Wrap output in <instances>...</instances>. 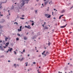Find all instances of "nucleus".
<instances>
[{"label":"nucleus","instance_id":"f257e3e1","mask_svg":"<svg viewBox=\"0 0 73 73\" xmlns=\"http://www.w3.org/2000/svg\"><path fill=\"white\" fill-rule=\"evenodd\" d=\"M29 0H23L22 1V3H21V5L19 6V7L18 8H17V10H19L24 5L25 3L28 4V3Z\"/></svg>","mask_w":73,"mask_h":73},{"label":"nucleus","instance_id":"f03ea898","mask_svg":"<svg viewBox=\"0 0 73 73\" xmlns=\"http://www.w3.org/2000/svg\"><path fill=\"white\" fill-rule=\"evenodd\" d=\"M45 17H47V18H50L51 17L50 15H49L46 14L45 15Z\"/></svg>","mask_w":73,"mask_h":73},{"label":"nucleus","instance_id":"7ed1b4c3","mask_svg":"<svg viewBox=\"0 0 73 73\" xmlns=\"http://www.w3.org/2000/svg\"><path fill=\"white\" fill-rule=\"evenodd\" d=\"M67 25V24H66L64 26H61L60 27L61 28H65L66 26V25Z\"/></svg>","mask_w":73,"mask_h":73},{"label":"nucleus","instance_id":"20e7f679","mask_svg":"<svg viewBox=\"0 0 73 73\" xmlns=\"http://www.w3.org/2000/svg\"><path fill=\"white\" fill-rule=\"evenodd\" d=\"M22 28V26H21V27H20V29H18V31L19 32L21 31V28Z\"/></svg>","mask_w":73,"mask_h":73},{"label":"nucleus","instance_id":"39448f33","mask_svg":"<svg viewBox=\"0 0 73 73\" xmlns=\"http://www.w3.org/2000/svg\"><path fill=\"white\" fill-rule=\"evenodd\" d=\"M64 16V15H60V17H59V19H61V18L63 16Z\"/></svg>","mask_w":73,"mask_h":73},{"label":"nucleus","instance_id":"423d86ee","mask_svg":"<svg viewBox=\"0 0 73 73\" xmlns=\"http://www.w3.org/2000/svg\"><path fill=\"white\" fill-rule=\"evenodd\" d=\"M12 50H13V48H11L10 49H8V51H9L10 52H11Z\"/></svg>","mask_w":73,"mask_h":73},{"label":"nucleus","instance_id":"0eeeda50","mask_svg":"<svg viewBox=\"0 0 73 73\" xmlns=\"http://www.w3.org/2000/svg\"><path fill=\"white\" fill-rule=\"evenodd\" d=\"M48 29V27H44V29L45 30V29Z\"/></svg>","mask_w":73,"mask_h":73},{"label":"nucleus","instance_id":"6e6552de","mask_svg":"<svg viewBox=\"0 0 73 73\" xmlns=\"http://www.w3.org/2000/svg\"><path fill=\"white\" fill-rule=\"evenodd\" d=\"M0 49L2 50H3V48L2 47H1V46H0Z\"/></svg>","mask_w":73,"mask_h":73},{"label":"nucleus","instance_id":"1a4fd4ad","mask_svg":"<svg viewBox=\"0 0 73 73\" xmlns=\"http://www.w3.org/2000/svg\"><path fill=\"white\" fill-rule=\"evenodd\" d=\"M65 12V10L64 9H63L61 11V13H64Z\"/></svg>","mask_w":73,"mask_h":73},{"label":"nucleus","instance_id":"9d476101","mask_svg":"<svg viewBox=\"0 0 73 73\" xmlns=\"http://www.w3.org/2000/svg\"><path fill=\"white\" fill-rule=\"evenodd\" d=\"M27 28L29 29H31V27L30 26V25H28V28Z\"/></svg>","mask_w":73,"mask_h":73},{"label":"nucleus","instance_id":"9b49d317","mask_svg":"<svg viewBox=\"0 0 73 73\" xmlns=\"http://www.w3.org/2000/svg\"><path fill=\"white\" fill-rule=\"evenodd\" d=\"M24 38L25 40H27V38L26 36L24 37Z\"/></svg>","mask_w":73,"mask_h":73},{"label":"nucleus","instance_id":"f8f14e48","mask_svg":"<svg viewBox=\"0 0 73 73\" xmlns=\"http://www.w3.org/2000/svg\"><path fill=\"white\" fill-rule=\"evenodd\" d=\"M1 12H0V17H3V15L2 14L1 15Z\"/></svg>","mask_w":73,"mask_h":73},{"label":"nucleus","instance_id":"ddd939ff","mask_svg":"<svg viewBox=\"0 0 73 73\" xmlns=\"http://www.w3.org/2000/svg\"><path fill=\"white\" fill-rule=\"evenodd\" d=\"M1 4H0V9H1L2 8V6L1 5Z\"/></svg>","mask_w":73,"mask_h":73},{"label":"nucleus","instance_id":"4468645a","mask_svg":"<svg viewBox=\"0 0 73 73\" xmlns=\"http://www.w3.org/2000/svg\"><path fill=\"white\" fill-rule=\"evenodd\" d=\"M24 59V58H22V59H21L20 61H22Z\"/></svg>","mask_w":73,"mask_h":73},{"label":"nucleus","instance_id":"2eb2a0df","mask_svg":"<svg viewBox=\"0 0 73 73\" xmlns=\"http://www.w3.org/2000/svg\"><path fill=\"white\" fill-rule=\"evenodd\" d=\"M14 7L13 6H12V7H11V9H13H13H14Z\"/></svg>","mask_w":73,"mask_h":73},{"label":"nucleus","instance_id":"dca6fc26","mask_svg":"<svg viewBox=\"0 0 73 73\" xmlns=\"http://www.w3.org/2000/svg\"><path fill=\"white\" fill-rule=\"evenodd\" d=\"M48 3V1H47L44 2V4H45V5H46L47 4V3Z\"/></svg>","mask_w":73,"mask_h":73},{"label":"nucleus","instance_id":"f3484780","mask_svg":"<svg viewBox=\"0 0 73 73\" xmlns=\"http://www.w3.org/2000/svg\"><path fill=\"white\" fill-rule=\"evenodd\" d=\"M8 39V38L6 37L5 38V41H7V40Z\"/></svg>","mask_w":73,"mask_h":73},{"label":"nucleus","instance_id":"a211bd4d","mask_svg":"<svg viewBox=\"0 0 73 73\" xmlns=\"http://www.w3.org/2000/svg\"><path fill=\"white\" fill-rule=\"evenodd\" d=\"M45 51H44V52H43L42 53V55H44V54L45 53Z\"/></svg>","mask_w":73,"mask_h":73},{"label":"nucleus","instance_id":"6ab92c4d","mask_svg":"<svg viewBox=\"0 0 73 73\" xmlns=\"http://www.w3.org/2000/svg\"><path fill=\"white\" fill-rule=\"evenodd\" d=\"M48 44L49 45H50V42L48 41Z\"/></svg>","mask_w":73,"mask_h":73},{"label":"nucleus","instance_id":"aec40b11","mask_svg":"<svg viewBox=\"0 0 73 73\" xmlns=\"http://www.w3.org/2000/svg\"><path fill=\"white\" fill-rule=\"evenodd\" d=\"M3 27V26H0V28L1 29Z\"/></svg>","mask_w":73,"mask_h":73},{"label":"nucleus","instance_id":"412c9836","mask_svg":"<svg viewBox=\"0 0 73 73\" xmlns=\"http://www.w3.org/2000/svg\"><path fill=\"white\" fill-rule=\"evenodd\" d=\"M31 25L32 26H33L34 25V23H32V24H31Z\"/></svg>","mask_w":73,"mask_h":73},{"label":"nucleus","instance_id":"4be33fe9","mask_svg":"<svg viewBox=\"0 0 73 73\" xmlns=\"http://www.w3.org/2000/svg\"><path fill=\"white\" fill-rule=\"evenodd\" d=\"M52 1H51V2H49V4H52Z\"/></svg>","mask_w":73,"mask_h":73},{"label":"nucleus","instance_id":"5701e85b","mask_svg":"<svg viewBox=\"0 0 73 73\" xmlns=\"http://www.w3.org/2000/svg\"><path fill=\"white\" fill-rule=\"evenodd\" d=\"M25 28H28V26H25Z\"/></svg>","mask_w":73,"mask_h":73},{"label":"nucleus","instance_id":"b1692460","mask_svg":"<svg viewBox=\"0 0 73 73\" xmlns=\"http://www.w3.org/2000/svg\"><path fill=\"white\" fill-rule=\"evenodd\" d=\"M22 17H25V15H22Z\"/></svg>","mask_w":73,"mask_h":73},{"label":"nucleus","instance_id":"393cba45","mask_svg":"<svg viewBox=\"0 0 73 73\" xmlns=\"http://www.w3.org/2000/svg\"><path fill=\"white\" fill-rule=\"evenodd\" d=\"M20 18V19H23V20H24L25 19L24 18Z\"/></svg>","mask_w":73,"mask_h":73},{"label":"nucleus","instance_id":"a878e982","mask_svg":"<svg viewBox=\"0 0 73 73\" xmlns=\"http://www.w3.org/2000/svg\"><path fill=\"white\" fill-rule=\"evenodd\" d=\"M6 44L7 45H8L9 44V42H8L7 43H6Z\"/></svg>","mask_w":73,"mask_h":73},{"label":"nucleus","instance_id":"bb28decb","mask_svg":"<svg viewBox=\"0 0 73 73\" xmlns=\"http://www.w3.org/2000/svg\"><path fill=\"white\" fill-rule=\"evenodd\" d=\"M19 40V38H17V39H16V40Z\"/></svg>","mask_w":73,"mask_h":73},{"label":"nucleus","instance_id":"cd10ccee","mask_svg":"<svg viewBox=\"0 0 73 73\" xmlns=\"http://www.w3.org/2000/svg\"><path fill=\"white\" fill-rule=\"evenodd\" d=\"M27 64H26V66H28V65H27V64H28V62H27Z\"/></svg>","mask_w":73,"mask_h":73},{"label":"nucleus","instance_id":"c85d7f7f","mask_svg":"<svg viewBox=\"0 0 73 73\" xmlns=\"http://www.w3.org/2000/svg\"><path fill=\"white\" fill-rule=\"evenodd\" d=\"M33 64H36V62H33Z\"/></svg>","mask_w":73,"mask_h":73},{"label":"nucleus","instance_id":"c756f323","mask_svg":"<svg viewBox=\"0 0 73 73\" xmlns=\"http://www.w3.org/2000/svg\"><path fill=\"white\" fill-rule=\"evenodd\" d=\"M9 10H8V12H9V15H10V14L9 13Z\"/></svg>","mask_w":73,"mask_h":73},{"label":"nucleus","instance_id":"7c9ffc66","mask_svg":"<svg viewBox=\"0 0 73 73\" xmlns=\"http://www.w3.org/2000/svg\"><path fill=\"white\" fill-rule=\"evenodd\" d=\"M66 44H67V41L66 40L65 42Z\"/></svg>","mask_w":73,"mask_h":73},{"label":"nucleus","instance_id":"2f4dec72","mask_svg":"<svg viewBox=\"0 0 73 73\" xmlns=\"http://www.w3.org/2000/svg\"><path fill=\"white\" fill-rule=\"evenodd\" d=\"M73 8V6H72L70 8V9H72Z\"/></svg>","mask_w":73,"mask_h":73},{"label":"nucleus","instance_id":"473e14b6","mask_svg":"<svg viewBox=\"0 0 73 73\" xmlns=\"http://www.w3.org/2000/svg\"><path fill=\"white\" fill-rule=\"evenodd\" d=\"M73 8V6H72L70 8V9H72Z\"/></svg>","mask_w":73,"mask_h":73},{"label":"nucleus","instance_id":"72a5a7b5","mask_svg":"<svg viewBox=\"0 0 73 73\" xmlns=\"http://www.w3.org/2000/svg\"><path fill=\"white\" fill-rule=\"evenodd\" d=\"M17 35H18V36H20V35L19 34V33Z\"/></svg>","mask_w":73,"mask_h":73},{"label":"nucleus","instance_id":"f704fd0d","mask_svg":"<svg viewBox=\"0 0 73 73\" xmlns=\"http://www.w3.org/2000/svg\"><path fill=\"white\" fill-rule=\"evenodd\" d=\"M25 49H24V50H23V52H25Z\"/></svg>","mask_w":73,"mask_h":73},{"label":"nucleus","instance_id":"c9c22d12","mask_svg":"<svg viewBox=\"0 0 73 73\" xmlns=\"http://www.w3.org/2000/svg\"><path fill=\"white\" fill-rule=\"evenodd\" d=\"M37 11H35V13H37Z\"/></svg>","mask_w":73,"mask_h":73},{"label":"nucleus","instance_id":"e433bc0d","mask_svg":"<svg viewBox=\"0 0 73 73\" xmlns=\"http://www.w3.org/2000/svg\"><path fill=\"white\" fill-rule=\"evenodd\" d=\"M15 54H17L16 52H15Z\"/></svg>","mask_w":73,"mask_h":73},{"label":"nucleus","instance_id":"4c0bfd02","mask_svg":"<svg viewBox=\"0 0 73 73\" xmlns=\"http://www.w3.org/2000/svg\"><path fill=\"white\" fill-rule=\"evenodd\" d=\"M8 62H10V60H8Z\"/></svg>","mask_w":73,"mask_h":73},{"label":"nucleus","instance_id":"58836bf2","mask_svg":"<svg viewBox=\"0 0 73 73\" xmlns=\"http://www.w3.org/2000/svg\"><path fill=\"white\" fill-rule=\"evenodd\" d=\"M41 56V55H39V57H40Z\"/></svg>","mask_w":73,"mask_h":73},{"label":"nucleus","instance_id":"ea45409f","mask_svg":"<svg viewBox=\"0 0 73 73\" xmlns=\"http://www.w3.org/2000/svg\"><path fill=\"white\" fill-rule=\"evenodd\" d=\"M42 26H43V27H44V25H42Z\"/></svg>","mask_w":73,"mask_h":73},{"label":"nucleus","instance_id":"a19ab883","mask_svg":"<svg viewBox=\"0 0 73 73\" xmlns=\"http://www.w3.org/2000/svg\"><path fill=\"white\" fill-rule=\"evenodd\" d=\"M46 22L44 23V25H46Z\"/></svg>","mask_w":73,"mask_h":73},{"label":"nucleus","instance_id":"79ce46f5","mask_svg":"<svg viewBox=\"0 0 73 73\" xmlns=\"http://www.w3.org/2000/svg\"><path fill=\"white\" fill-rule=\"evenodd\" d=\"M2 41L1 40V41H0V43H1L2 42Z\"/></svg>","mask_w":73,"mask_h":73},{"label":"nucleus","instance_id":"37998d69","mask_svg":"<svg viewBox=\"0 0 73 73\" xmlns=\"http://www.w3.org/2000/svg\"><path fill=\"white\" fill-rule=\"evenodd\" d=\"M4 48H6V46H4Z\"/></svg>","mask_w":73,"mask_h":73},{"label":"nucleus","instance_id":"c03bdc74","mask_svg":"<svg viewBox=\"0 0 73 73\" xmlns=\"http://www.w3.org/2000/svg\"><path fill=\"white\" fill-rule=\"evenodd\" d=\"M53 19H55L56 18L55 17L53 18Z\"/></svg>","mask_w":73,"mask_h":73},{"label":"nucleus","instance_id":"a18cd8bd","mask_svg":"<svg viewBox=\"0 0 73 73\" xmlns=\"http://www.w3.org/2000/svg\"><path fill=\"white\" fill-rule=\"evenodd\" d=\"M38 72V73H40V72L39 71Z\"/></svg>","mask_w":73,"mask_h":73},{"label":"nucleus","instance_id":"49530a36","mask_svg":"<svg viewBox=\"0 0 73 73\" xmlns=\"http://www.w3.org/2000/svg\"><path fill=\"white\" fill-rule=\"evenodd\" d=\"M48 53V52H46V54H47Z\"/></svg>","mask_w":73,"mask_h":73},{"label":"nucleus","instance_id":"de8ad7c7","mask_svg":"<svg viewBox=\"0 0 73 73\" xmlns=\"http://www.w3.org/2000/svg\"><path fill=\"white\" fill-rule=\"evenodd\" d=\"M16 23H17V22H15L14 23L15 24H16Z\"/></svg>","mask_w":73,"mask_h":73},{"label":"nucleus","instance_id":"09e8293b","mask_svg":"<svg viewBox=\"0 0 73 73\" xmlns=\"http://www.w3.org/2000/svg\"><path fill=\"white\" fill-rule=\"evenodd\" d=\"M18 60H21V59H20V58H19L18 59Z\"/></svg>","mask_w":73,"mask_h":73},{"label":"nucleus","instance_id":"8fccbe9b","mask_svg":"<svg viewBox=\"0 0 73 73\" xmlns=\"http://www.w3.org/2000/svg\"><path fill=\"white\" fill-rule=\"evenodd\" d=\"M7 52H9V50L8 51H7Z\"/></svg>","mask_w":73,"mask_h":73},{"label":"nucleus","instance_id":"3c124183","mask_svg":"<svg viewBox=\"0 0 73 73\" xmlns=\"http://www.w3.org/2000/svg\"><path fill=\"white\" fill-rule=\"evenodd\" d=\"M47 11H49V9H47Z\"/></svg>","mask_w":73,"mask_h":73},{"label":"nucleus","instance_id":"603ef678","mask_svg":"<svg viewBox=\"0 0 73 73\" xmlns=\"http://www.w3.org/2000/svg\"><path fill=\"white\" fill-rule=\"evenodd\" d=\"M41 68V67H40V66H39V68Z\"/></svg>","mask_w":73,"mask_h":73},{"label":"nucleus","instance_id":"864d4df0","mask_svg":"<svg viewBox=\"0 0 73 73\" xmlns=\"http://www.w3.org/2000/svg\"><path fill=\"white\" fill-rule=\"evenodd\" d=\"M30 56L29 54H28V56Z\"/></svg>","mask_w":73,"mask_h":73},{"label":"nucleus","instance_id":"5fc2aeb1","mask_svg":"<svg viewBox=\"0 0 73 73\" xmlns=\"http://www.w3.org/2000/svg\"><path fill=\"white\" fill-rule=\"evenodd\" d=\"M39 0H36V1H38Z\"/></svg>","mask_w":73,"mask_h":73},{"label":"nucleus","instance_id":"6e6d98bb","mask_svg":"<svg viewBox=\"0 0 73 73\" xmlns=\"http://www.w3.org/2000/svg\"><path fill=\"white\" fill-rule=\"evenodd\" d=\"M43 4L42 3V6H43Z\"/></svg>","mask_w":73,"mask_h":73},{"label":"nucleus","instance_id":"4d7b16f0","mask_svg":"<svg viewBox=\"0 0 73 73\" xmlns=\"http://www.w3.org/2000/svg\"><path fill=\"white\" fill-rule=\"evenodd\" d=\"M53 12H52V15H53Z\"/></svg>","mask_w":73,"mask_h":73},{"label":"nucleus","instance_id":"13d9d810","mask_svg":"<svg viewBox=\"0 0 73 73\" xmlns=\"http://www.w3.org/2000/svg\"><path fill=\"white\" fill-rule=\"evenodd\" d=\"M44 0V1H46V0Z\"/></svg>","mask_w":73,"mask_h":73},{"label":"nucleus","instance_id":"bf43d9fd","mask_svg":"<svg viewBox=\"0 0 73 73\" xmlns=\"http://www.w3.org/2000/svg\"><path fill=\"white\" fill-rule=\"evenodd\" d=\"M31 22H32V23H33L34 22V21H32Z\"/></svg>","mask_w":73,"mask_h":73},{"label":"nucleus","instance_id":"052dcab7","mask_svg":"<svg viewBox=\"0 0 73 73\" xmlns=\"http://www.w3.org/2000/svg\"><path fill=\"white\" fill-rule=\"evenodd\" d=\"M14 66H16V64H14Z\"/></svg>","mask_w":73,"mask_h":73},{"label":"nucleus","instance_id":"680f3d73","mask_svg":"<svg viewBox=\"0 0 73 73\" xmlns=\"http://www.w3.org/2000/svg\"><path fill=\"white\" fill-rule=\"evenodd\" d=\"M21 54H23V52H21Z\"/></svg>","mask_w":73,"mask_h":73},{"label":"nucleus","instance_id":"e2e57ef3","mask_svg":"<svg viewBox=\"0 0 73 73\" xmlns=\"http://www.w3.org/2000/svg\"><path fill=\"white\" fill-rule=\"evenodd\" d=\"M2 57H3V56H1L0 57L1 58Z\"/></svg>","mask_w":73,"mask_h":73},{"label":"nucleus","instance_id":"0e129e2a","mask_svg":"<svg viewBox=\"0 0 73 73\" xmlns=\"http://www.w3.org/2000/svg\"><path fill=\"white\" fill-rule=\"evenodd\" d=\"M44 54V56H46V54Z\"/></svg>","mask_w":73,"mask_h":73},{"label":"nucleus","instance_id":"69168bd1","mask_svg":"<svg viewBox=\"0 0 73 73\" xmlns=\"http://www.w3.org/2000/svg\"><path fill=\"white\" fill-rule=\"evenodd\" d=\"M38 52V50L36 51V52Z\"/></svg>","mask_w":73,"mask_h":73},{"label":"nucleus","instance_id":"338daca9","mask_svg":"<svg viewBox=\"0 0 73 73\" xmlns=\"http://www.w3.org/2000/svg\"><path fill=\"white\" fill-rule=\"evenodd\" d=\"M6 46H8V45H6Z\"/></svg>","mask_w":73,"mask_h":73},{"label":"nucleus","instance_id":"774afa93","mask_svg":"<svg viewBox=\"0 0 73 73\" xmlns=\"http://www.w3.org/2000/svg\"><path fill=\"white\" fill-rule=\"evenodd\" d=\"M16 24H17V25H18V23H17Z\"/></svg>","mask_w":73,"mask_h":73}]
</instances>
